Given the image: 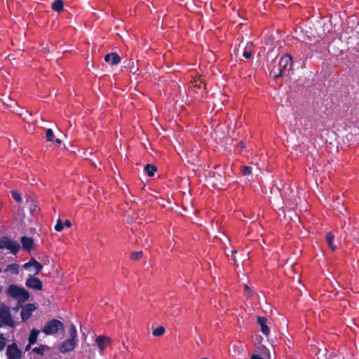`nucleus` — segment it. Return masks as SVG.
Instances as JSON below:
<instances>
[{
  "label": "nucleus",
  "instance_id": "obj_1",
  "mask_svg": "<svg viewBox=\"0 0 359 359\" xmlns=\"http://www.w3.org/2000/svg\"><path fill=\"white\" fill-rule=\"evenodd\" d=\"M8 294L10 297L22 302L27 301L29 298V292L24 287L16 285H11L8 287Z\"/></svg>",
  "mask_w": 359,
  "mask_h": 359
},
{
  "label": "nucleus",
  "instance_id": "obj_2",
  "mask_svg": "<svg viewBox=\"0 0 359 359\" xmlns=\"http://www.w3.org/2000/svg\"><path fill=\"white\" fill-rule=\"evenodd\" d=\"M63 330L64 325L60 320L51 319L45 323L41 331L46 335H54Z\"/></svg>",
  "mask_w": 359,
  "mask_h": 359
},
{
  "label": "nucleus",
  "instance_id": "obj_3",
  "mask_svg": "<svg viewBox=\"0 0 359 359\" xmlns=\"http://www.w3.org/2000/svg\"><path fill=\"white\" fill-rule=\"evenodd\" d=\"M95 343L97 346L100 355H104L105 348L111 344V339L109 337L100 335L95 339Z\"/></svg>",
  "mask_w": 359,
  "mask_h": 359
},
{
  "label": "nucleus",
  "instance_id": "obj_4",
  "mask_svg": "<svg viewBox=\"0 0 359 359\" xmlns=\"http://www.w3.org/2000/svg\"><path fill=\"white\" fill-rule=\"evenodd\" d=\"M278 65L283 69V75L288 74L292 66V56L290 54H285L280 59Z\"/></svg>",
  "mask_w": 359,
  "mask_h": 359
},
{
  "label": "nucleus",
  "instance_id": "obj_5",
  "mask_svg": "<svg viewBox=\"0 0 359 359\" xmlns=\"http://www.w3.org/2000/svg\"><path fill=\"white\" fill-rule=\"evenodd\" d=\"M27 287L33 290H41L43 289L42 281L34 276L29 275L25 281Z\"/></svg>",
  "mask_w": 359,
  "mask_h": 359
},
{
  "label": "nucleus",
  "instance_id": "obj_6",
  "mask_svg": "<svg viewBox=\"0 0 359 359\" xmlns=\"http://www.w3.org/2000/svg\"><path fill=\"white\" fill-rule=\"evenodd\" d=\"M6 356L8 359H20L22 351L15 343H13L7 346Z\"/></svg>",
  "mask_w": 359,
  "mask_h": 359
},
{
  "label": "nucleus",
  "instance_id": "obj_7",
  "mask_svg": "<svg viewBox=\"0 0 359 359\" xmlns=\"http://www.w3.org/2000/svg\"><path fill=\"white\" fill-rule=\"evenodd\" d=\"M36 309V306L34 304H27L22 307L20 316L22 320L25 321L28 320L32 315L33 312Z\"/></svg>",
  "mask_w": 359,
  "mask_h": 359
},
{
  "label": "nucleus",
  "instance_id": "obj_8",
  "mask_svg": "<svg viewBox=\"0 0 359 359\" xmlns=\"http://www.w3.org/2000/svg\"><path fill=\"white\" fill-rule=\"evenodd\" d=\"M76 345V340L68 338L65 339L60 346L59 351L62 353L72 351Z\"/></svg>",
  "mask_w": 359,
  "mask_h": 359
},
{
  "label": "nucleus",
  "instance_id": "obj_9",
  "mask_svg": "<svg viewBox=\"0 0 359 359\" xmlns=\"http://www.w3.org/2000/svg\"><path fill=\"white\" fill-rule=\"evenodd\" d=\"M0 323L10 327L14 326V321L12 319L10 311L6 309L0 310Z\"/></svg>",
  "mask_w": 359,
  "mask_h": 359
},
{
  "label": "nucleus",
  "instance_id": "obj_10",
  "mask_svg": "<svg viewBox=\"0 0 359 359\" xmlns=\"http://www.w3.org/2000/svg\"><path fill=\"white\" fill-rule=\"evenodd\" d=\"M30 267L34 268L35 271L34 275H36L42 270L43 265L34 258H31L28 262L24 264L23 265V268L25 269H29Z\"/></svg>",
  "mask_w": 359,
  "mask_h": 359
},
{
  "label": "nucleus",
  "instance_id": "obj_11",
  "mask_svg": "<svg viewBox=\"0 0 359 359\" xmlns=\"http://www.w3.org/2000/svg\"><path fill=\"white\" fill-rule=\"evenodd\" d=\"M257 323L260 325L263 334L268 337L270 334V329L267 325V319L263 316H258Z\"/></svg>",
  "mask_w": 359,
  "mask_h": 359
},
{
  "label": "nucleus",
  "instance_id": "obj_12",
  "mask_svg": "<svg viewBox=\"0 0 359 359\" xmlns=\"http://www.w3.org/2000/svg\"><path fill=\"white\" fill-rule=\"evenodd\" d=\"M270 68V76L273 78H278L279 76H284L283 74V69H280L278 65L273 64L272 62L269 67Z\"/></svg>",
  "mask_w": 359,
  "mask_h": 359
},
{
  "label": "nucleus",
  "instance_id": "obj_13",
  "mask_svg": "<svg viewBox=\"0 0 359 359\" xmlns=\"http://www.w3.org/2000/svg\"><path fill=\"white\" fill-rule=\"evenodd\" d=\"M104 60L107 62H110L111 65H117L121 62V57L116 53H111L104 56Z\"/></svg>",
  "mask_w": 359,
  "mask_h": 359
},
{
  "label": "nucleus",
  "instance_id": "obj_14",
  "mask_svg": "<svg viewBox=\"0 0 359 359\" xmlns=\"http://www.w3.org/2000/svg\"><path fill=\"white\" fill-rule=\"evenodd\" d=\"M20 241L24 250L29 251L32 248L34 241L32 238L22 236Z\"/></svg>",
  "mask_w": 359,
  "mask_h": 359
},
{
  "label": "nucleus",
  "instance_id": "obj_15",
  "mask_svg": "<svg viewBox=\"0 0 359 359\" xmlns=\"http://www.w3.org/2000/svg\"><path fill=\"white\" fill-rule=\"evenodd\" d=\"M20 265L17 263L8 264L4 270L5 273H9L12 275H17L19 273Z\"/></svg>",
  "mask_w": 359,
  "mask_h": 359
},
{
  "label": "nucleus",
  "instance_id": "obj_16",
  "mask_svg": "<svg viewBox=\"0 0 359 359\" xmlns=\"http://www.w3.org/2000/svg\"><path fill=\"white\" fill-rule=\"evenodd\" d=\"M39 332H40V331L35 328H34L31 330L29 336V339H28L29 346L34 345L36 343L38 335H39Z\"/></svg>",
  "mask_w": 359,
  "mask_h": 359
},
{
  "label": "nucleus",
  "instance_id": "obj_17",
  "mask_svg": "<svg viewBox=\"0 0 359 359\" xmlns=\"http://www.w3.org/2000/svg\"><path fill=\"white\" fill-rule=\"evenodd\" d=\"M213 177L217 180V183H215V186L222 189L226 182V177L218 172H215Z\"/></svg>",
  "mask_w": 359,
  "mask_h": 359
},
{
  "label": "nucleus",
  "instance_id": "obj_18",
  "mask_svg": "<svg viewBox=\"0 0 359 359\" xmlns=\"http://www.w3.org/2000/svg\"><path fill=\"white\" fill-rule=\"evenodd\" d=\"M54 134H53V131L52 129L50 128H48L47 130H46V139L48 142H55L57 144H60L62 143V141L60 139H54Z\"/></svg>",
  "mask_w": 359,
  "mask_h": 359
},
{
  "label": "nucleus",
  "instance_id": "obj_19",
  "mask_svg": "<svg viewBox=\"0 0 359 359\" xmlns=\"http://www.w3.org/2000/svg\"><path fill=\"white\" fill-rule=\"evenodd\" d=\"M8 243L9 245H8L6 250H9L14 255L20 250V246L18 242L11 240L10 243Z\"/></svg>",
  "mask_w": 359,
  "mask_h": 359
},
{
  "label": "nucleus",
  "instance_id": "obj_20",
  "mask_svg": "<svg viewBox=\"0 0 359 359\" xmlns=\"http://www.w3.org/2000/svg\"><path fill=\"white\" fill-rule=\"evenodd\" d=\"M51 8L56 12H60L63 10L64 3L62 0H55L53 2Z\"/></svg>",
  "mask_w": 359,
  "mask_h": 359
},
{
  "label": "nucleus",
  "instance_id": "obj_21",
  "mask_svg": "<svg viewBox=\"0 0 359 359\" xmlns=\"http://www.w3.org/2000/svg\"><path fill=\"white\" fill-rule=\"evenodd\" d=\"M326 241L330 249L334 251L336 249V246L333 244L334 235L332 233L327 232L326 233Z\"/></svg>",
  "mask_w": 359,
  "mask_h": 359
},
{
  "label": "nucleus",
  "instance_id": "obj_22",
  "mask_svg": "<svg viewBox=\"0 0 359 359\" xmlns=\"http://www.w3.org/2000/svg\"><path fill=\"white\" fill-rule=\"evenodd\" d=\"M144 170H145V171H146V172H147L148 176L153 177L154 175V174H155V172L157 170V168L154 165L147 164L144 167Z\"/></svg>",
  "mask_w": 359,
  "mask_h": 359
},
{
  "label": "nucleus",
  "instance_id": "obj_23",
  "mask_svg": "<svg viewBox=\"0 0 359 359\" xmlns=\"http://www.w3.org/2000/svg\"><path fill=\"white\" fill-rule=\"evenodd\" d=\"M46 349H48L46 346L41 344L39 346L34 348L32 351L38 355H43Z\"/></svg>",
  "mask_w": 359,
  "mask_h": 359
},
{
  "label": "nucleus",
  "instance_id": "obj_24",
  "mask_svg": "<svg viewBox=\"0 0 359 359\" xmlns=\"http://www.w3.org/2000/svg\"><path fill=\"white\" fill-rule=\"evenodd\" d=\"M165 330V327L163 326H158V327L155 328L152 331V334L154 337H159L164 334Z\"/></svg>",
  "mask_w": 359,
  "mask_h": 359
},
{
  "label": "nucleus",
  "instance_id": "obj_25",
  "mask_svg": "<svg viewBox=\"0 0 359 359\" xmlns=\"http://www.w3.org/2000/svg\"><path fill=\"white\" fill-rule=\"evenodd\" d=\"M252 168L250 166H243L241 168V172L244 176H248L252 174Z\"/></svg>",
  "mask_w": 359,
  "mask_h": 359
},
{
  "label": "nucleus",
  "instance_id": "obj_26",
  "mask_svg": "<svg viewBox=\"0 0 359 359\" xmlns=\"http://www.w3.org/2000/svg\"><path fill=\"white\" fill-rule=\"evenodd\" d=\"M11 241V239H8L6 237H4L0 240V249H6L8 248V245H9V243Z\"/></svg>",
  "mask_w": 359,
  "mask_h": 359
},
{
  "label": "nucleus",
  "instance_id": "obj_27",
  "mask_svg": "<svg viewBox=\"0 0 359 359\" xmlns=\"http://www.w3.org/2000/svg\"><path fill=\"white\" fill-rule=\"evenodd\" d=\"M11 196L13 198V199L15 201H16L18 203H21L22 202L21 194L20 193H18L17 191L13 190L11 191Z\"/></svg>",
  "mask_w": 359,
  "mask_h": 359
},
{
  "label": "nucleus",
  "instance_id": "obj_28",
  "mask_svg": "<svg viewBox=\"0 0 359 359\" xmlns=\"http://www.w3.org/2000/svg\"><path fill=\"white\" fill-rule=\"evenodd\" d=\"M69 334H70V339H74L76 340V336H77V331L76 329L75 325H72L69 329Z\"/></svg>",
  "mask_w": 359,
  "mask_h": 359
},
{
  "label": "nucleus",
  "instance_id": "obj_29",
  "mask_svg": "<svg viewBox=\"0 0 359 359\" xmlns=\"http://www.w3.org/2000/svg\"><path fill=\"white\" fill-rule=\"evenodd\" d=\"M64 229V224L62 223V222L60 220V219H58L56 224L55 225V230L56 231H62Z\"/></svg>",
  "mask_w": 359,
  "mask_h": 359
},
{
  "label": "nucleus",
  "instance_id": "obj_30",
  "mask_svg": "<svg viewBox=\"0 0 359 359\" xmlns=\"http://www.w3.org/2000/svg\"><path fill=\"white\" fill-rule=\"evenodd\" d=\"M244 290L247 296L251 297L252 295V291L248 285H245Z\"/></svg>",
  "mask_w": 359,
  "mask_h": 359
},
{
  "label": "nucleus",
  "instance_id": "obj_31",
  "mask_svg": "<svg viewBox=\"0 0 359 359\" xmlns=\"http://www.w3.org/2000/svg\"><path fill=\"white\" fill-rule=\"evenodd\" d=\"M243 57H244L245 58H246V59H249V58H250V57H251V56H252V53H251V52H250V51H246V50H245V51H244V52H243Z\"/></svg>",
  "mask_w": 359,
  "mask_h": 359
},
{
  "label": "nucleus",
  "instance_id": "obj_32",
  "mask_svg": "<svg viewBox=\"0 0 359 359\" xmlns=\"http://www.w3.org/2000/svg\"><path fill=\"white\" fill-rule=\"evenodd\" d=\"M6 346V342L4 339H0V351H2Z\"/></svg>",
  "mask_w": 359,
  "mask_h": 359
},
{
  "label": "nucleus",
  "instance_id": "obj_33",
  "mask_svg": "<svg viewBox=\"0 0 359 359\" xmlns=\"http://www.w3.org/2000/svg\"><path fill=\"white\" fill-rule=\"evenodd\" d=\"M142 252H137V253L133 255V257L136 259L142 257Z\"/></svg>",
  "mask_w": 359,
  "mask_h": 359
},
{
  "label": "nucleus",
  "instance_id": "obj_34",
  "mask_svg": "<svg viewBox=\"0 0 359 359\" xmlns=\"http://www.w3.org/2000/svg\"><path fill=\"white\" fill-rule=\"evenodd\" d=\"M63 224H64V226H65L67 228H69L72 226V222L68 219L65 220V223Z\"/></svg>",
  "mask_w": 359,
  "mask_h": 359
},
{
  "label": "nucleus",
  "instance_id": "obj_35",
  "mask_svg": "<svg viewBox=\"0 0 359 359\" xmlns=\"http://www.w3.org/2000/svg\"><path fill=\"white\" fill-rule=\"evenodd\" d=\"M236 253H237V251H236V250H233V251H232L231 259H232L234 262H236V257H235V255H235V254H236Z\"/></svg>",
  "mask_w": 359,
  "mask_h": 359
},
{
  "label": "nucleus",
  "instance_id": "obj_36",
  "mask_svg": "<svg viewBox=\"0 0 359 359\" xmlns=\"http://www.w3.org/2000/svg\"><path fill=\"white\" fill-rule=\"evenodd\" d=\"M250 359H263L262 357L256 355H253Z\"/></svg>",
  "mask_w": 359,
  "mask_h": 359
},
{
  "label": "nucleus",
  "instance_id": "obj_37",
  "mask_svg": "<svg viewBox=\"0 0 359 359\" xmlns=\"http://www.w3.org/2000/svg\"><path fill=\"white\" fill-rule=\"evenodd\" d=\"M225 170H226V172H233V170H232L231 168H229V167H228V166H226V167L225 168Z\"/></svg>",
  "mask_w": 359,
  "mask_h": 359
},
{
  "label": "nucleus",
  "instance_id": "obj_38",
  "mask_svg": "<svg viewBox=\"0 0 359 359\" xmlns=\"http://www.w3.org/2000/svg\"><path fill=\"white\" fill-rule=\"evenodd\" d=\"M7 105L9 106V107H11L12 104H7Z\"/></svg>",
  "mask_w": 359,
  "mask_h": 359
},
{
  "label": "nucleus",
  "instance_id": "obj_39",
  "mask_svg": "<svg viewBox=\"0 0 359 359\" xmlns=\"http://www.w3.org/2000/svg\"><path fill=\"white\" fill-rule=\"evenodd\" d=\"M203 359H208V358H203Z\"/></svg>",
  "mask_w": 359,
  "mask_h": 359
}]
</instances>
